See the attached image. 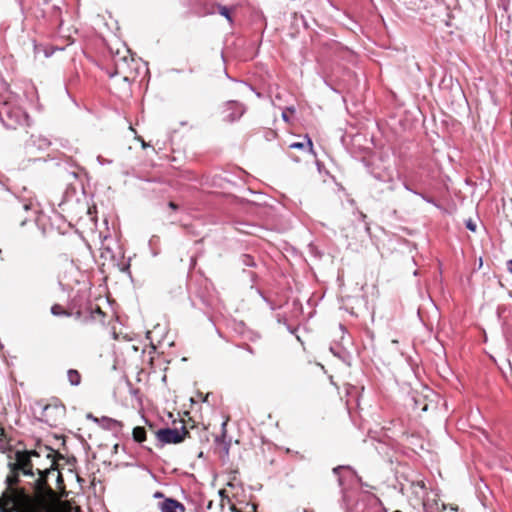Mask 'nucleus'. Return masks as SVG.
<instances>
[{
	"label": "nucleus",
	"instance_id": "nucleus-1",
	"mask_svg": "<svg viewBox=\"0 0 512 512\" xmlns=\"http://www.w3.org/2000/svg\"><path fill=\"white\" fill-rule=\"evenodd\" d=\"M32 457H39V452L16 451L14 461L9 462L10 474L6 477V488L0 497V512H45L32 503L29 496L16 487L18 476H34Z\"/></svg>",
	"mask_w": 512,
	"mask_h": 512
},
{
	"label": "nucleus",
	"instance_id": "nucleus-2",
	"mask_svg": "<svg viewBox=\"0 0 512 512\" xmlns=\"http://www.w3.org/2000/svg\"><path fill=\"white\" fill-rule=\"evenodd\" d=\"M5 114L10 121L8 123V126L15 125H24L28 124L29 117L28 114L18 106H13L10 102H5L1 111L0 115Z\"/></svg>",
	"mask_w": 512,
	"mask_h": 512
},
{
	"label": "nucleus",
	"instance_id": "nucleus-3",
	"mask_svg": "<svg viewBox=\"0 0 512 512\" xmlns=\"http://www.w3.org/2000/svg\"><path fill=\"white\" fill-rule=\"evenodd\" d=\"M188 431L185 427H181V429H172V428H164L160 429L156 432L157 440L162 444H177L182 442Z\"/></svg>",
	"mask_w": 512,
	"mask_h": 512
},
{
	"label": "nucleus",
	"instance_id": "nucleus-4",
	"mask_svg": "<svg viewBox=\"0 0 512 512\" xmlns=\"http://www.w3.org/2000/svg\"><path fill=\"white\" fill-rule=\"evenodd\" d=\"M403 494L410 493L416 503L424 504L427 488L423 479H416L409 481L408 485L401 486Z\"/></svg>",
	"mask_w": 512,
	"mask_h": 512
},
{
	"label": "nucleus",
	"instance_id": "nucleus-5",
	"mask_svg": "<svg viewBox=\"0 0 512 512\" xmlns=\"http://www.w3.org/2000/svg\"><path fill=\"white\" fill-rule=\"evenodd\" d=\"M245 112V109L242 104L236 101H229L225 105L224 109V120L228 122H233L239 119Z\"/></svg>",
	"mask_w": 512,
	"mask_h": 512
},
{
	"label": "nucleus",
	"instance_id": "nucleus-6",
	"mask_svg": "<svg viewBox=\"0 0 512 512\" xmlns=\"http://www.w3.org/2000/svg\"><path fill=\"white\" fill-rule=\"evenodd\" d=\"M158 509L161 512H185V507L179 501L172 498H164L158 503Z\"/></svg>",
	"mask_w": 512,
	"mask_h": 512
},
{
	"label": "nucleus",
	"instance_id": "nucleus-7",
	"mask_svg": "<svg viewBox=\"0 0 512 512\" xmlns=\"http://www.w3.org/2000/svg\"><path fill=\"white\" fill-rule=\"evenodd\" d=\"M49 145L50 141L47 138L40 135H32L29 141L26 143V148L30 150L33 147H36L38 150H45L49 147Z\"/></svg>",
	"mask_w": 512,
	"mask_h": 512
},
{
	"label": "nucleus",
	"instance_id": "nucleus-8",
	"mask_svg": "<svg viewBox=\"0 0 512 512\" xmlns=\"http://www.w3.org/2000/svg\"><path fill=\"white\" fill-rule=\"evenodd\" d=\"M38 478L35 480V488L38 493H43L46 489V477L50 473L49 468H45L44 470L37 469Z\"/></svg>",
	"mask_w": 512,
	"mask_h": 512
},
{
	"label": "nucleus",
	"instance_id": "nucleus-9",
	"mask_svg": "<svg viewBox=\"0 0 512 512\" xmlns=\"http://www.w3.org/2000/svg\"><path fill=\"white\" fill-rule=\"evenodd\" d=\"M67 379L72 386H78L81 383V375L75 369H69L67 371Z\"/></svg>",
	"mask_w": 512,
	"mask_h": 512
},
{
	"label": "nucleus",
	"instance_id": "nucleus-10",
	"mask_svg": "<svg viewBox=\"0 0 512 512\" xmlns=\"http://www.w3.org/2000/svg\"><path fill=\"white\" fill-rule=\"evenodd\" d=\"M306 139H307V143L306 144H304L302 142H294V143H291L289 145V147L291 149H304L305 147H307L308 151L310 153H313V143H312L311 139L308 136H306Z\"/></svg>",
	"mask_w": 512,
	"mask_h": 512
},
{
	"label": "nucleus",
	"instance_id": "nucleus-11",
	"mask_svg": "<svg viewBox=\"0 0 512 512\" xmlns=\"http://www.w3.org/2000/svg\"><path fill=\"white\" fill-rule=\"evenodd\" d=\"M132 435H133V439L139 443L145 441V439H146V431L143 427H140V426L135 427L133 429Z\"/></svg>",
	"mask_w": 512,
	"mask_h": 512
},
{
	"label": "nucleus",
	"instance_id": "nucleus-12",
	"mask_svg": "<svg viewBox=\"0 0 512 512\" xmlns=\"http://www.w3.org/2000/svg\"><path fill=\"white\" fill-rule=\"evenodd\" d=\"M126 65V57L115 61L116 74L124 73V66Z\"/></svg>",
	"mask_w": 512,
	"mask_h": 512
},
{
	"label": "nucleus",
	"instance_id": "nucleus-13",
	"mask_svg": "<svg viewBox=\"0 0 512 512\" xmlns=\"http://www.w3.org/2000/svg\"><path fill=\"white\" fill-rule=\"evenodd\" d=\"M51 313L54 316H61V315L66 314V312L63 310V308L60 305H53L51 307Z\"/></svg>",
	"mask_w": 512,
	"mask_h": 512
},
{
	"label": "nucleus",
	"instance_id": "nucleus-14",
	"mask_svg": "<svg viewBox=\"0 0 512 512\" xmlns=\"http://www.w3.org/2000/svg\"><path fill=\"white\" fill-rule=\"evenodd\" d=\"M219 13L224 16L229 22H232V19H231V16H230V13H229V9L225 6H220L219 7Z\"/></svg>",
	"mask_w": 512,
	"mask_h": 512
},
{
	"label": "nucleus",
	"instance_id": "nucleus-15",
	"mask_svg": "<svg viewBox=\"0 0 512 512\" xmlns=\"http://www.w3.org/2000/svg\"><path fill=\"white\" fill-rule=\"evenodd\" d=\"M466 228L472 232L476 231V223L472 219L466 221Z\"/></svg>",
	"mask_w": 512,
	"mask_h": 512
},
{
	"label": "nucleus",
	"instance_id": "nucleus-16",
	"mask_svg": "<svg viewBox=\"0 0 512 512\" xmlns=\"http://www.w3.org/2000/svg\"><path fill=\"white\" fill-rule=\"evenodd\" d=\"M97 162H98V164H99V165H101V166H102V165H105V164H111V163H112V161H111V160L104 159V158H103V157H101V156H98V157H97Z\"/></svg>",
	"mask_w": 512,
	"mask_h": 512
},
{
	"label": "nucleus",
	"instance_id": "nucleus-17",
	"mask_svg": "<svg viewBox=\"0 0 512 512\" xmlns=\"http://www.w3.org/2000/svg\"><path fill=\"white\" fill-rule=\"evenodd\" d=\"M345 468H346V466H337V467H335V468L333 469V473H334L335 475H338V474H339V472H340V470L345 469ZM348 468H349V467L347 466V469H348Z\"/></svg>",
	"mask_w": 512,
	"mask_h": 512
},
{
	"label": "nucleus",
	"instance_id": "nucleus-18",
	"mask_svg": "<svg viewBox=\"0 0 512 512\" xmlns=\"http://www.w3.org/2000/svg\"><path fill=\"white\" fill-rule=\"evenodd\" d=\"M507 269L512 274V259L507 261Z\"/></svg>",
	"mask_w": 512,
	"mask_h": 512
},
{
	"label": "nucleus",
	"instance_id": "nucleus-19",
	"mask_svg": "<svg viewBox=\"0 0 512 512\" xmlns=\"http://www.w3.org/2000/svg\"><path fill=\"white\" fill-rule=\"evenodd\" d=\"M104 420H105V421H107V422H109V423H112V424H114V425L119 424V422H118V421L113 420V419L104 418Z\"/></svg>",
	"mask_w": 512,
	"mask_h": 512
},
{
	"label": "nucleus",
	"instance_id": "nucleus-20",
	"mask_svg": "<svg viewBox=\"0 0 512 512\" xmlns=\"http://www.w3.org/2000/svg\"><path fill=\"white\" fill-rule=\"evenodd\" d=\"M154 497H155V498H163V499L165 498V497H164V495H163L161 492H156V493L154 494Z\"/></svg>",
	"mask_w": 512,
	"mask_h": 512
},
{
	"label": "nucleus",
	"instance_id": "nucleus-21",
	"mask_svg": "<svg viewBox=\"0 0 512 512\" xmlns=\"http://www.w3.org/2000/svg\"><path fill=\"white\" fill-rule=\"evenodd\" d=\"M282 118H283L285 121H288V118H287L286 113H283V114H282Z\"/></svg>",
	"mask_w": 512,
	"mask_h": 512
},
{
	"label": "nucleus",
	"instance_id": "nucleus-22",
	"mask_svg": "<svg viewBox=\"0 0 512 512\" xmlns=\"http://www.w3.org/2000/svg\"><path fill=\"white\" fill-rule=\"evenodd\" d=\"M169 206H170L171 208H173V209H175V208H176V206H175V204H174L173 202H170V203H169Z\"/></svg>",
	"mask_w": 512,
	"mask_h": 512
},
{
	"label": "nucleus",
	"instance_id": "nucleus-23",
	"mask_svg": "<svg viewBox=\"0 0 512 512\" xmlns=\"http://www.w3.org/2000/svg\"><path fill=\"white\" fill-rule=\"evenodd\" d=\"M123 80H124V81H128V76H126V75H125V76L123 77Z\"/></svg>",
	"mask_w": 512,
	"mask_h": 512
},
{
	"label": "nucleus",
	"instance_id": "nucleus-24",
	"mask_svg": "<svg viewBox=\"0 0 512 512\" xmlns=\"http://www.w3.org/2000/svg\"><path fill=\"white\" fill-rule=\"evenodd\" d=\"M89 418H92L94 421H97V418H93L91 415H88Z\"/></svg>",
	"mask_w": 512,
	"mask_h": 512
},
{
	"label": "nucleus",
	"instance_id": "nucleus-25",
	"mask_svg": "<svg viewBox=\"0 0 512 512\" xmlns=\"http://www.w3.org/2000/svg\"><path fill=\"white\" fill-rule=\"evenodd\" d=\"M338 482H339L340 485H342V480H341L340 477L338 478Z\"/></svg>",
	"mask_w": 512,
	"mask_h": 512
}]
</instances>
